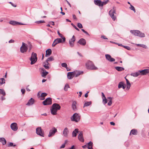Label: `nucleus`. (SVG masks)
I'll return each instance as SVG.
<instances>
[{
	"mask_svg": "<svg viewBox=\"0 0 149 149\" xmlns=\"http://www.w3.org/2000/svg\"><path fill=\"white\" fill-rule=\"evenodd\" d=\"M61 108V106L58 104L55 103L53 104L51 109V113L53 115H56L57 111L59 110Z\"/></svg>",
	"mask_w": 149,
	"mask_h": 149,
	"instance_id": "obj_1",
	"label": "nucleus"
},
{
	"mask_svg": "<svg viewBox=\"0 0 149 149\" xmlns=\"http://www.w3.org/2000/svg\"><path fill=\"white\" fill-rule=\"evenodd\" d=\"M87 68L91 70H96L97 68L95 66L93 63L91 61H88L86 64Z\"/></svg>",
	"mask_w": 149,
	"mask_h": 149,
	"instance_id": "obj_2",
	"label": "nucleus"
},
{
	"mask_svg": "<svg viewBox=\"0 0 149 149\" xmlns=\"http://www.w3.org/2000/svg\"><path fill=\"white\" fill-rule=\"evenodd\" d=\"M130 32L135 36H139L141 38L145 37V34L139 30H131L130 31Z\"/></svg>",
	"mask_w": 149,
	"mask_h": 149,
	"instance_id": "obj_3",
	"label": "nucleus"
},
{
	"mask_svg": "<svg viewBox=\"0 0 149 149\" xmlns=\"http://www.w3.org/2000/svg\"><path fill=\"white\" fill-rule=\"evenodd\" d=\"M37 59L36 54L33 52L32 53L30 59L31 61V64L33 65L37 61Z\"/></svg>",
	"mask_w": 149,
	"mask_h": 149,
	"instance_id": "obj_4",
	"label": "nucleus"
},
{
	"mask_svg": "<svg viewBox=\"0 0 149 149\" xmlns=\"http://www.w3.org/2000/svg\"><path fill=\"white\" fill-rule=\"evenodd\" d=\"M70 119L72 121L78 122L80 120V116L77 113H75L71 117Z\"/></svg>",
	"mask_w": 149,
	"mask_h": 149,
	"instance_id": "obj_5",
	"label": "nucleus"
},
{
	"mask_svg": "<svg viewBox=\"0 0 149 149\" xmlns=\"http://www.w3.org/2000/svg\"><path fill=\"white\" fill-rule=\"evenodd\" d=\"M109 14L112 19L115 21L116 19V15H114L115 14H116V7H113V9L109 11Z\"/></svg>",
	"mask_w": 149,
	"mask_h": 149,
	"instance_id": "obj_6",
	"label": "nucleus"
},
{
	"mask_svg": "<svg viewBox=\"0 0 149 149\" xmlns=\"http://www.w3.org/2000/svg\"><path fill=\"white\" fill-rule=\"evenodd\" d=\"M28 49L26 44L23 42L22 43V45L20 48V51L22 53H24L27 51Z\"/></svg>",
	"mask_w": 149,
	"mask_h": 149,
	"instance_id": "obj_7",
	"label": "nucleus"
},
{
	"mask_svg": "<svg viewBox=\"0 0 149 149\" xmlns=\"http://www.w3.org/2000/svg\"><path fill=\"white\" fill-rule=\"evenodd\" d=\"M36 133L38 135L40 136L44 137V133L42 132V130L40 127H38L36 129Z\"/></svg>",
	"mask_w": 149,
	"mask_h": 149,
	"instance_id": "obj_8",
	"label": "nucleus"
},
{
	"mask_svg": "<svg viewBox=\"0 0 149 149\" xmlns=\"http://www.w3.org/2000/svg\"><path fill=\"white\" fill-rule=\"evenodd\" d=\"M52 103V98L48 97L42 102V104L44 105H50Z\"/></svg>",
	"mask_w": 149,
	"mask_h": 149,
	"instance_id": "obj_9",
	"label": "nucleus"
},
{
	"mask_svg": "<svg viewBox=\"0 0 149 149\" xmlns=\"http://www.w3.org/2000/svg\"><path fill=\"white\" fill-rule=\"evenodd\" d=\"M57 132V129L55 127H53L50 130L48 136L49 137H51L54 136L55 133Z\"/></svg>",
	"mask_w": 149,
	"mask_h": 149,
	"instance_id": "obj_10",
	"label": "nucleus"
},
{
	"mask_svg": "<svg viewBox=\"0 0 149 149\" xmlns=\"http://www.w3.org/2000/svg\"><path fill=\"white\" fill-rule=\"evenodd\" d=\"M69 133L68 129L66 127L64 129L62 133V135L65 137H67L68 136Z\"/></svg>",
	"mask_w": 149,
	"mask_h": 149,
	"instance_id": "obj_11",
	"label": "nucleus"
},
{
	"mask_svg": "<svg viewBox=\"0 0 149 149\" xmlns=\"http://www.w3.org/2000/svg\"><path fill=\"white\" fill-rule=\"evenodd\" d=\"M106 58L107 60L110 62H113L115 61L114 58L111 57V55L108 54H107L105 55Z\"/></svg>",
	"mask_w": 149,
	"mask_h": 149,
	"instance_id": "obj_12",
	"label": "nucleus"
},
{
	"mask_svg": "<svg viewBox=\"0 0 149 149\" xmlns=\"http://www.w3.org/2000/svg\"><path fill=\"white\" fill-rule=\"evenodd\" d=\"M9 23L13 25H25V24H23L21 22H18L15 21H13L11 20L9 22Z\"/></svg>",
	"mask_w": 149,
	"mask_h": 149,
	"instance_id": "obj_13",
	"label": "nucleus"
},
{
	"mask_svg": "<svg viewBox=\"0 0 149 149\" xmlns=\"http://www.w3.org/2000/svg\"><path fill=\"white\" fill-rule=\"evenodd\" d=\"M74 74H75V72H68L67 74L68 78L70 79H72L74 76Z\"/></svg>",
	"mask_w": 149,
	"mask_h": 149,
	"instance_id": "obj_14",
	"label": "nucleus"
},
{
	"mask_svg": "<svg viewBox=\"0 0 149 149\" xmlns=\"http://www.w3.org/2000/svg\"><path fill=\"white\" fill-rule=\"evenodd\" d=\"M17 125V124L16 123H12L10 125V127L12 130L14 131H17L18 129Z\"/></svg>",
	"mask_w": 149,
	"mask_h": 149,
	"instance_id": "obj_15",
	"label": "nucleus"
},
{
	"mask_svg": "<svg viewBox=\"0 0 149 149\" xmlns=\"http://www.w3.org/2000/svg\"><path fill=\"white\" fill-rule=\"evenodd\" d=\"M141 75H146L147 74L149 73V69H145L141 70H139Z\"/></svg>",
	"mask_w": 149,
	"mask_h": 149,
	"instance_id": "obj_16",
	"label": "nucleus"
},
{
	"mask_svg": "<svg viewBox=\"0 0 149 149\" xmlns=\"http://www.w3.org/2000/svg\"><path fill=\"white\" fill-rule=\"evenodd\" d=\"M78 139L81 142H83L84 141V139L83 137V132L81 131L80 132L78 135Z\"/></svg>",
	"mask_w": 149,
	"mask_h": 149,
	"instance_id": "obj_17",
	"label": "nucleus"
},
{
	"mask_svg": "<svg viewBox=\"0 0 149 149\" xmlns=\"http://www.w3.org/2000/svg\"><path fill=\"white\" fill-rule=\"evenodd\" d=\"M78 43L81 45L84 46L86 44V41L85 39L81 38L78 41Z\"/></svg>",
	"mask_w": 149,
	"mask_h": 149,
	"instance_id": "obj_18",
	"label": "nucleus"
},
{
	"mask_svg": "<svg viewBox=\"0 0 149 149\" xmlns=\"http://www.w3.org/2000/svg\"><path fill=\"white\" fill-rule=\"evenodd\" d=\"M34 102V100L32 98H31L26 103V105L27 106H30L33 104Z\"/></svg>",
	"mask_w": 149,
	"mask_h": 149,
	"instance_id": "obj_19",
	"label": "nucleus"
},
{
	"mask_svg": "<svg viewBox=\"0 0 149 149\" xmlns=\"http://www.w3.org/2000/svg\"><path fill=\"white\" fill-rule=\"evenodd\" d=\"M46 52L45 56L47 57L50 56L52 54V51L50 49H49L46 50Z\"/></svg>",
	"mask_w": 149,
	"mask_h": 149,
	"instance_id": "obj_20",
	"label": "nucleus"
},
{
	"mask_svg": "<svg viewBox=\"0 0 149 149\" xmlns=\"http://www.w3.org/2000/svg\"><path fill=\"white\" fill-rule=\"evenodd\" d=\"M94 2L95 4L97 5H98L99 6H102V1L100 0H94Z\"/></svg>",
	"mask_w": 149,
	"mask_h": 149,
	"instance_id": "obj_21",
	"label": "nucleus"
},
{
	"mask_svg": "<svg viewBox=\"0 0 149 149\" xmlns=\"http://www.w3.org/2000/svg\"><path fill=\"white\" fill-rule=\"evenodd\" d=\"M79 132V130L77 128L75 129L74 130L72 133V136L73 137H75L77 136V133Z\"/></svg>",
	"mask_w": 149,
	"mask_h": 149,
	"instance_id": "obj_22",
	"label": "nucleus"
},
{
	"mask_svg": "<svg viewBox=\"0 0 149 149\" xmlns=\"http://www.w3.org/2000/svg\"><path fill=\"white\" fill-rule=\"evenodd\" d=\"M77 102L76 101H74L72 102V108L73 110H75L77 109L76 107Z\"/></svg>",
	"mask_w": 149,
	"mask_h": 149,
	"instance_id": "obj_23",
	"label": "nucleus"
},
{
	"mask_svg": "<svg viewBox=\"0 0 149 149\" xmlns=\"http://www.w3.org/2000/svg\"><path fill=\"white\" fill-rule=\"evenodd\" d=\"M137 133L138 132L136 130L133 129L131 130L130 133V135H131V134L134 135H137Z\"/></svg>",
	"mask_w": 149,
	"mask_h": 149,
	"instance_id": "obj_24",
	"label": "nucleus"
},
{
	"mask_svg": "<svg viewBox=\"0 0 149 149\" xmlns=\"http://www.w3.org/2000/svg\"><path fill=\"white\" fill-rule=\"evenodd\" d=\"M115 69L118 71H121L124 70L125 69L124 68L116 66L115 67Z\"/></svg>",
	"mask_w": 149,
	"mask_h": 149,
	"instance_id": "obj_25",
	"label": "nucleus"
},
{
	"mask_svg": "<svg viewBox=\"0 0 149 149\" xmlns=\"http://www.w3.org/2000/svg\"><path fill=\"white\" fill-rule=\"evenodd\" d=\"M57 33L58 35L59 36L63 39V42H65V37L63 36V35L60 33L59 31L58 30L57 31Z\"/></svg>",
	"mask_w": 149,
	"mask_h": 149,
	"instance_id": "obj_26",
	"label": "nucleus"
},
{
	"mask_svg": "<svg viewBox=\"0 0 149 149\" xmlns=\"http://www.w3.org/2000/svg\"><path fill=\"white\" fill-rule=\"evenodd\" d=\"M0 141L2 143L3 145L6 144V140L3 138H0Z\"/></svg>",
	"mask_w": 149,
	"mask_h": 149,
	"instance_id": "obj_27",
	"label": "nucleus"
},
{
	"mask_svg": "<svg viewBox=\"0 0 149 149\" xmlns=\"http://www.w3.org/2000/svg\"><path fill=\"white\" fill-rule=\"evenodd\" d=\"M54 41V42H55L56 44L62 42V40L61 38H58L56 39Z\"/></svg>",
	"mask_w": 149,
	"mask_h": 149,
	"instance_id": "obj_28",
	"label": "nucleus"
},
{
	"mask_svg": "<svg viewBox=\"0 0 149 149\" xmlns=\"http://www.w3.org/2000/svg\"><path fill=\"white\" fill-rule=\"evenodd\" d=\"M140 74V71L139 70L138 72L132 73L131 74V75L135 77H136L139 75Z\"/></svg>",
	"mask_w": 149,
	"mask_h": 149,
	"instance_id": "obj_29",
	"label": "nucleus"
},
{
	"mask_svg": "<svg viewBox=\"0 0 149 149\" xmlns=\"http://www.w3.org/2000/svg\"><path fill=\"white\" fill-rule=\"evenodd\" d=\"M135 45L138 47H143L145 49L147 48V46L146 45L143 44H136Z\"/></svg>",
	"mask_w": 149,
	"mask_h": 149,
	"instance_id": "obj_30",
	"label": "nucleus"
},
{
	"mask_svg": "<svg viewBox=\"0 0 149 149\" xmlns=\"http://www.w3.org/2000/svg\"><path fill=\"white\" fill-rule=\"evenodd\" d=\"M49 72H48L45 71V72H42L41 74L42 77L45 78L46 76L48 74Z\"/></svg>",
	"mask_w": 149,
	"mask_h": 149,
	"instance_id": "obj_31",
	"label": "nucleus"
},
{
	"mask_svg": "<svg viewBox=\"0 0 149 149\" xmlns=\"http://www.w3.org/2000/svg\"><path fill=\"white\" fill-rule=\"evenodd\" d=\"M92 104V102L91 101L90 102H85L84 104V107H88L91 105Z\"/></svg>",
	"mask_w": 149,
	"mask_h": 149,
	"instance_id": "obj_32",
	"label": "nucleus"
},
{
	"mask_svg": "<svg viewBox=\"0 0 149 149\" xmlns=\"http://www.w3.org/2000/svg\"><path fill=\"white\" fill-rule=\"evenodd\" d=\"M5 79L3 78L0 79V85H2L3 84L5 83Z\"/></svg>",
	"mask_w": 149,
	"mask_h": 149,
	"instance_id": "obj_33",
	"label": "nucleus"
},
{
	"mask_svg": "<svg viewBox=\"0 0 149 149\" xmlns=\"http://www.w3.org/2000/svg\"><path fill=\"white\" fill-rule=\"evenodd\" d=\"M109 1V0H106L104 1H102V4L101 5L102 6L107 4Z\"/></svg>",
	"mask_w": 149,
	"mask_h": 149,
	"instance_id": "obj_34",
	"label": "nucleus"
},
{
	"mask_svg": "<svg viewBox=\"0 0 149 149\" xmlns=\"http://www.w3.org/2000/svg\"><path fill=\"white\" fill-rule=\"evenodd\" d=\"M102 102L104 104H105L107 102V100L106 97L102 98Z\"/></svg>",
	"mask_w": 149,
	"mask_h": 149,
	"instance_id": "obj_35",
	"label": "nucleus"
},
{
	"mask_svg": "<svg viewBox=\"0 0 149 149\" xmlns=\"http://www.w3.org/2000/svg\"><path fill=\"white\" fill-rule=\"evenodd\" d=\"M87 146H88V148L91 147H93V143L91 141H90L87 144Z\"/></svg>",
	"mask_w": 149,
	"mask_h": 149,
	"instance_id": "obj_36",
	"label": "nucleus"
},
{
	"mask_svg": "<svg viewBox=\"0 0 149 149\" xmlns=\"http://www.w3.org/2000/svg\"><path fill=\"white\" fill-rule=\"evenodd\" d=\"M82 72H75V74H74V76H75L76 77H77L81 73H82Z\"/></svg>",
	"mask_w": 149,
	"mask_h": 149,
	"instance_id": "obj_37",
	"label": "nucleus"
},
{
	"mask_svg": "<svg viewBox=\"0 0 149 149\" xmlns=\"http://www.w3.org/2000/svg\"><path fill=\"white\" fill-rule=\"evenodd\" d=\"M76 38L75 36H73L72 38L69 41L74 42Z\"/></svg>",
	"mask_w": 149,
	"mask_h": 149,
	"instance_id": "obj_38",
	"label": "nucleus"
},
{
	"mask_svg": "<svg viewBox=\"0 0 149 149\" xmlns=\"http://www.w3.org/2000/svg\"><path fill=\"white\" fill-rule=\"evenodd\" d=\"M54 60V58L53 56H51L48 58L46 60L48 61H51Z\"/></svg>",
	"mask_w": 149,
	"mask_h": 149,
	"instance_id": "obj_39",
	"label": "nucleus"
},
{
	"mask_svg": "<svg viewBox=\"0 0 149 149\" xmlns=\"http://www.w3.org/2000/svg\"><path fill=\"white\" fill-rule=\"evenodd\" d=\"M123 84V82H120L118 84V88H122Z\"/></svg>",
	"mask_w": 149,
	"mask_h": 149,
	"instance_id": "obj_40",
	"label": "nucleus"
},
{
	"mask_svg": "<svg viewBox=\"0 0 149 149\" xmlns=\"http://www.w3.org/2000/svg\"><path fill=\"white\" fill-rule=\"evenodd\" d=\"M130 9L133 11L134 13H135L136 12V10H135V8L133 6H132V5L130 4Z\"/></svg>",
	"mask_w": 149,
	"mask_h": 149,
	"instance_id": "obj_41",
	"label": "nucleus"
},
{
	"mask_svg": "<svg viewBox=\"0 0 149 149\" xmlns=\"http://www.w3.org/2000/svg\"><path fill=\"white\" fill-rule=\"evenodd\" d=\"M69 43L70 46L71 47H74V42L69 41Z\"/></svg>",
	"mask_w": 149,
	"mask_h": 149,
	"instance_id": "obj_42",
	"label": "nucleus"
},
{
	"mask_svg": "<svg viewBox=\"0 0 149 149\" xmlns=\"http://www.w3.org/2000/svg\"><path fill=\"white\" fill-rule=\"evenodd\" d=\"M61 66L62 67L66 68H67V65L66 63H63L61 64Z\"/></svg>",
	"mask_w": 149,
	"mask_h": 149,
	"instance_id": "obj_43",
	"label": "nucleus"
},
{
	"mask_svg": "<svg viewBox=\"0 0 149 149\" xmlns=\"http://www.w3.org/2000/svg\"><path fill=\"white\" fill-rule=\"evenodd\" d=\"M69 88V86L68 84H66L65 86L64 89V90L67 91L68 90V88Z\"/></svg>",
	"mask_w": 149,
	"mask_h": 149,
	"instance_id": "obj_44",
	"label": "nucleus"
},
{
	"mask_svg": "<svg viewBox=\"0 0 149 149\" xmlns=\"http://www.w3.org/2000/svg\"><path fill=\"white\" fill-rule=\"evenodd\" d=\"M47 95V94L45 93H42L40 96L41 97H45Z\"/></svg>",
	"mask_w": 149,
	"mask_h": 149,
	"instance_id": "obj_45",
	"label": "nucleus"
},
{
	"mask_svg": "<svg viewBox=\"0 0 149 149\" xmlns=\"http://www.w3.org/2000/svg\"><path fill=\"white\" fill-rule=\"evenodd\" d=\"M43 64V66L45 67V69H47V70H49V68H50V67L48 66V65H46L45 64Z\"/></svg>",
	"mask_w": 149,
	"mask_h": 149,
	"instance_id": "obj_46",
	"label": "nucleus"
},
{
	"mask_svg": "<svg viewBox=\"0 0 149 149\" xmlns=\"http://www.w3.org/2000/svg\"><path fill=\"white\" fill-rule=\"evenodd\" d=\"M48 61H47V60H46L43 63V64H45L46 65H47L49 66L50 67V65L49 63H48Z\"/></svg>",
	"mask_w": 149,
	"mask_h": 149,
	"instance_id": "obj_47",
	"label": "nucleus"
},
{
	"mask_svg": "<svg viewBox=\"0 0 149 149\" xmlns=\"http://www.w3.org/2000/svg\"><path fill=\"white\" fill-rule=\"evenodd\" d=\"M77 26L80 29H81L83 27L82 24L79 23H77Z\"/></svg>",
	"mask_w": 149,
	"mask_h": 149,
	"instance_id": "obj_48",
	"label": "nucleus"
},
{
	"mask_svg": "<svg viewBox=\"0 0 149 149\" xmlns=\"http://www.w3.org/2000/svg\"><path fill=\"white\" fill-rule=\"evenodd\" d=\"M16 145L15 144L14 145H13V143L12 142H10L9 144L8 145V147H10V146H15Z\"/></svg>",
	"mask_w": 149,
	"mask_h": 149,
	"instance_id": "obj_49",
	"label": "nucleus"
},
{
	"mask_svg": "<svg viewBox=\"0 0 149 149\" xmlns=\"http://www.w3.org/2000/svg\"><path fill=\"white\" fill-rule=\"evenodd\" d=\"M45 22L43 20H40L39 21H37L36 22V23L38 24H40L41 23H44Z\"/></svg>",
	"mask_w": 149,
	"mask_h": 149,
	"instance_id": "obj_50",
	"label": "nucleus"
},
{
	"mask_svg": "<svg viewBox=\"0 0 149 149\" xmlns=\"http://www.w3.org/2000/svg\"><path fill=\"white\" fill-rule=\"evenodd\" d=\"M123 47L128 50H130L131 49L128 46H123Z\"/></svg>",
	"mask_w": 149,
	"mask_h": 149,
	"instance_id": "obj_51",
	"label": "nucleus"
},
{
	"mask_svg": "<svg viewBox=\"0 0 149 149\" xmlns=\"http://www.w3.org/2000/svg\"><path fill=\"white\" fill-rule=\"evenodd\" d=\"M71 24L76 30H77L78 31H79V30L73 23H72Z\"/></svg>",
	"mask_w": 149,
	"mask_h": 149,
	"instance_id": "obj_52",
	"label": "nucleus"
},
{
	"mask_svg": "<svg viewBox=\"0 0 149 149\" xmlns=\"http://www.w3.org/2000/svg\"><path fill=\"white\" fill-rule=\"evenodd\" d=\"M125 78L126 81V83H127V85H131V84H130L129 81L128 80V79H127L126 78V77H125Z\"/></svg>",
	"mask_w": 149,
	"mask_h": 149,
	"instance_id": "obj_53",
	"label": "nucleus"
},
{
	"mask_svg": "<svg viewBox=\"0 0 149 149\" xmlns=\"http://www.w3.org/2000/svg\"><path fill=\"white\" fill-rule=\"evenodd\" d=\"M67 142V141H65V143L64 144H63L62 146H61L60 148H63L65 147V144Z\"/></svg>",
	"mask_w": 149,
	"mask_h": 149,
	"instance_id": "obj_54",
	"label": "nucleus"
},
{
	"mask_svg": "<svg viewBox=\"0 0 149 149\" xmlns=\"http://www.w3.org/2000/svg\"><path fill=\"white\" fill-rule=\"evenodd\" d=\"M112 104V100H109V102H108V105H109V106H111V104Z\"/></svg>",
	"mask_w": 149,
	"mask_h": 149,
	"instance_id": "obj_55",
	"label": "nucleus"
},
{
	"mask_svg": "<svg viewBox=\"0 0 149 149\" xmlns=\"http://www.w3.org/2000/svg\"><path fill=\"white\" fill-rule=\"evenodd\" d=\"M21 91L23 94H24L25 93V90L24 89H22L21 90Z\"/></svg>",
	"mask_w": 149,
	"mask_h": 149,
	"instance_id": "obj_56",
	"label": "nucleus"
},
{
	"mask_svg": "<svg viewBox=\"0 0 149 149\" xmlns=\"http://www.w3.org/2000/svg\"><path fill=\"white\" fill-rule=\"evenodd\" d=\"M9 3L11 4V5L14 7H16V5L14 4L13 3H12L11 2H10Z\"/></svg>",
	"mask_w": 149,
	"mask_h": 149,
	"instance_id": "obj_57",
	"label": "nucleus"
},
{
	"mask_svg": "<svg viewBox=\"0 0 149 149\" xmlns=\"http://www.w3.org/2000/svg\"><path fill=\"white\" fill-rule=\"evenodd\" d=\"M57 44L55 42H54V41L52 44V47H54L56 46Z\"/></svg>",
	"mask_w": 149,
	"mask_h": 149,
	"instance_id": "obj_58",
	"label": "nucleus"
},
{
	"mask_svg": "<svg viewBox=\"0 0 149 149\" xmlns=\"http://www.w3.org/2000/svg\"><path fill=\"white\" fill-rule=\"evenodd\" d=\"M14 42V40H13L11 39L9 41V43H13Z\"/></svg>",
	"mask_w": 149,
	"mask_h": 149,
	"instance_id": "obj_59",
	"label": "nucleus"
},
{
	"mask_svg": "<svg viewBox=\"0 0 149 149\" xmlns=\"http://www.w3.org/2000/svg\"><path fill=\"white\" fill-rule=\"evenodd\" d=\"M41 72H45V71H46L43 68H41Z\"/></svg>",
	"mask_w": 149,
	"mask_h": 149,
	"instance_id": "obj_60",
	"label": "nucleus"
},
{
	"mask_svg": "<svg viewBox=\"0 0 149 149\" xmlns=\"http://www.w3.org/2000/svg\"><path fill=\"white\" fill-rule=\"evenodd\" d=\"M110 124L111 125H115V123L113 122H110Z\"/></svg>",
	"mask_w": 149,
	"mask_h": 149,
	"instance_id": "obj_61",
	"label": "nucleus"
},
{
	"mask_svg": "<svg viewBox=\"0 0 149 149\" xmlns=\"http://www.w3.org/2000/svg\"><path fill=\"white\" fill-rule=\"evenodd\" d=\"M102 98H104V97H105V96L104 94L102 92Z\"/></svg>",
	"mask_w": 149,
	"mask_h": 149,
	"instance_id": "obj_62",
	"label": "nucleus"
},
{
	"mask_svg": "<svg viewBox=\"0 0 149 149\" xmlns=\"http://www.w3.org/2000/svg\"><path fill=\"white\" fill-rule=\"evenodd\" d=\"M131 86V85H127V90H129L130 87Z\"/></svg>",
	"mask_w": 149,
	"mask_h": 149,
	"instance_id": "obj_63",
	"label": "nucleus"
},
{
	"mask_svg": "<svg viewBox=\"0 0 149 149\" xmlns=\"http://www.w3.org/2000/svg\"><path fill=\"white\" fill-rule=\"evenodd\" d=\"M89 92H88L86 93L85 95V97H87L88 95V93Z\"/></svg>",
	"mask_w": 149,
	"mask_h": 149,
	"instance_id": "obj_64",
	"label": "nucleus"
}]
</instances>
